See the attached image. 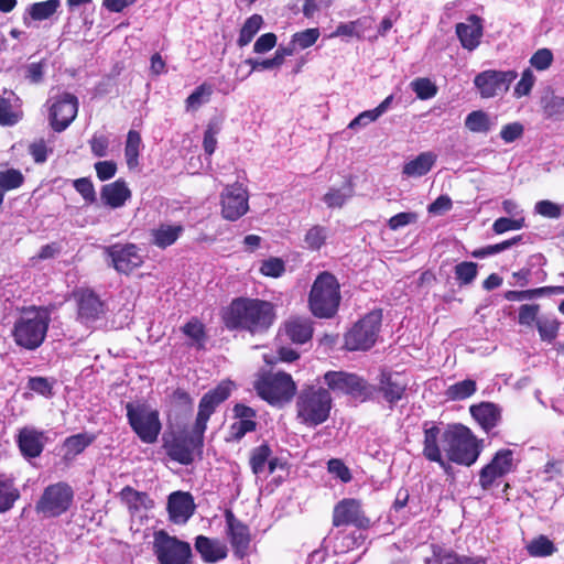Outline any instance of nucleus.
Segmentation results:
<instances>
[{
    "instance_id": "f257e3e1",
    "label": "nucleus",
    "mask_w": 564,
    "mask_h": 564,
    "mask_svg": "<svg viewBox=\"0 0 564 564\" xmlns=\"http://www.w3.org/2000/svg\"><path fill=\"white\" fill-rule=\"evenodd\" d=\"M223 318L229 329L261 334L274 322V306L259 299L238 297L227 307Z\"/></svg>"
},
{
    "instance_id": "f03ea898",
    "label": "nucleus",
    "mask_w": 564,
    "mask_h": 564,
    "mask_svg": "<svg viewBox=\"0 0 564 564\" xmlns=\"http://www.w3.org/2000/svg\"><path fill=\"white\" fill-rule=\"evenodd\" d=\"M296 417L310 427L326 422L333 406V400L328 390L316 387H304L296 399Z\"/></svg>"
},
{
    "instance_id": "7ed1b4c3",
    "label": "nucleus",
    "mask_w": 564,
    "mask_h": 564,
    "mask_svg": "<svg viewBox=\"0 0 564 564\" xmlns=\"http://www.w3.org/2000/svg\"><path fill=\"white\" fill-rule=\"evenodd\" d=\"M51 322L50 313L43 307L24 310L14 323L13 338L18 346L34 350L42 345Z\"/></svg>"
},
{
    "instance_id": "20e7f679",
    "label": "nucleus",
    "mask_w": 564,
    "mask_h": 564,
    "mask_svg": "<svg viewBox=\"0 0 564 564\" xmlns=\"http://www.w3.org/2000/svg\"><path fill=\"white\" fill-rule=\"evenodd\" d=\"M443 451L448 460L471 466L480 455V446L470 430L462 424L448 425L443 435Z\"/></svg>"
},
{
    "instance_id": "39448f33",
    "label": "nucleus",
    "mask_w": 564,
    "mask_h": 564,
    "mask_svg": "<svg viewBox=\"0 0 564 564\" xmlns=\"http://www.w3.org/2000/svg\"><path fill=\"white\" fill-rule=\"evenodd\" d=\"M340 303L337 279L329 272L321 273L314 281L310 296V308L316 317L329 318L335 315Z\"/></svg>"
},
{
    "instance_id": "423d86ee",
    "label": "nucleus",
    "mask_w": 564,
    "mask_h": 564,
    "mask_svg": "<svg viewBox=\"0 0 564 564\" xmlns=\"http://www.w3.org/2000/svg\"><path fill=\"white\" fill-rule=\"evenodd\" d=\"M257 393L271 404L289 402L296 391L295 382L285 372H267L254 382Z\"/></svg>"
},
{
    "instance_id": "0eeeda50",
    "label": "nucleus",
    "mask_w": 564,
    "mask_h": 564,
    "mask_svg": "<svg viewBox=\"0 0 564 564\" xmlns=\"http://www.w3.org/2000/svg\"><path fill=\"white\" fill-rule=\"evenodd\" d=\"M153 553L159 564H189L192 547L188 542L170 535L164 530L154 532Z\"/></svg>"
},
{
    "instance_id": "6e6552de",
    "label": "nucleus",
    "mask_w": 564,
    "mask_h": 564,
    "mask_svg": "<svg viewBox=\"0 0 564 564\" xmlns=\"http://www.w3.org/2000/svg\"><path fill=\"white\" fill-rule=\"evenodd\" d=\"M126 409L129 424L138 437L145 444L155 443L162 429L158 411L132 403H128Z\"/></svg>"
},
{
    "instance_id": "1a4fd4ad",
    "label": "nucleus",
    "mask_w": 564,
    "mask_h": 564,
    "mask_svg": "<svg viewBox=\"0 0 564 564\" xmlns=\"http://www.w3.org/2000/svg\"><path fill=\"white\" fill-rule=\"evenodd\" d=\"M74 500L73 488L64 481L47 486L35 505L39 514L55 518L65 513Z\"/></svg>"
},
{
    "instance_id": "9d476101",
    "label": "nucleus",
    "mask_w": 564,
    "mask_h": 564,
    "mask_svg": "<svg viewBox=\"0 0 564 564\" xmlns=\"http://www.w3.org/2000/svg\"><path fill=\"white\" fill-rule=\"evenodd\" d=\"M382 314L373 311L367 314L345 336V346L349 350H367L373 346L381 325Z\"/></svg>"
},
{
    "instance_id": "9b49d317",
    "label": "nucleus",
    "mask_w": 564,
    "mask_h": 564,
    "mask_svg": "<svg viewBox=\"0 0 564 564\" xmlns=\"http://www.w3.org/2000/svg\"><path fill=\"white\" fill-rule=\"evenodd\" d=\"M230 392V384L224 382L203 395L199 401L197 416L193 425L196 433L204 436L210 415L229 398Z\"/></svg>"
},
{
    "instance_id": "f8f14e48",
    "label": "nucleus",
    "mask_w": 564,
    "mask_h": 564,
    "mask_svg": "<svg viewBox=\"0 0 564 564\" xmlns=\"http://www.w3.org/2000/svg\"><path fill=\"white\" fill-rule=\"evenodd\" d=\"M513 467V452L509 448L498 451L490 463L481 468L479 485L484 490L490 489L496 480L512 471Z\"/></svg>"
},
{
    "instance_id": "ddd939ff",
    "label": "nucleus",
    "mask_w": 564,
    "mask_h": 564,
    "mask_svg": "<svg viewBox=\"0 0 564 564\" xmlns=\"http://www.w3.org/2000/svg\"><path fill=\"white\" fill-rule=\"evenodd\" d=\"M105 253L111 260L112 267L119 273L129 274L143 263L139 248L133 243H115L105 248Z\"/></svg>"
},
{
    "instance_id": "4468645a",
    "label": "nucleus",
    "mask_w": 564,
    "mask_h": 564,
    "mask_svg": "<svg viewBox=\"0 0 564 564\" xmlns=\"http://www.w3.org/2000/svg\"><path fill=\"white\" fill-rule=\"evenodd\" d=\"M203 443L204 436L192 429L188 435L175 438L172 443H166L164 447L171 459L188 465L194 460L195 452H202Z\"/></svg>"
},
{
    "instance_id": "2eb2a0df",
    "label": "nucleus",
    "mask_w": 564,
    "mask_h": 564,
    "mask_svg": "<svg viewBox=\"0 0 564 564\" xmlns=\"http://www.w3.org/2000/svg\"><path fill=\"white\" fill-rule=\"evenodd\" d=\"M77 111V98L68 93L62 94L51 106L50 118L52 128L57 132H62L76 118Z\"/></svg>"
},
{
    "instance_id": "dca6fc26",
    "label": "nucleus",
    "mask_w": 564,
    "mask_h": 564,
    "mask_svg": "<svg viewBox=\"0 0 564 564\" xmlns=\"http://www.w3.org/2000/svg\"><path fill=\"white\" fill-rule=\"evenodd\" d=\"M369 519L365 516L361 505L356 499H344L339 501L333 512V524L340 525H355L359 529L369 527Z\"/></svg>"
},
{
    "instance_id": "f3484780",
    "label": "nucleus",
    "mask_w": 564,
    "mask_h": 564,
    "mask_svg": "<svg viewBox=\"0 0 564 564\" xmlns=\"http://www.w3.org/2000/svg\"><path fill=\"white\" fill-rule=\"evenodd\" d=\"M226 534L235 555L242 558L248 554L251 535L247 524L235 517L232 511L225 512Z\"/></svg>"
},
{
    "instance_id": "a211bd4d",
    "label": "nucleus",
    "mask_w": 564,
    "mask_h": 564,
    "mask_svg": "<svg viewBox=\"0 0 564 564\" xmlns=\"http://www.w3.org/2000/svg\"><path fill=\"white\" fill-rule=\"evenodd\" d=\"M248 195L246 189L234 184L227 186L221 195V214L228 220H237L248 210Z\"/></svg>"
},
{
    "instance_id": "6ab92c4d",
    "label": "nucleus",
    "mask_w": 564,
    "mask_h": 564,
    "mask_svg": "<svg viewBox=\"0 0 564 564\" xmlns=\"http://www.w3.org/2000/svg\"><path fill=\"white\" fill-rule=\"evenodd\" d=\"M424 441H423V455L430 462L437 463L442 468L447 470L448 463L443 456V435L445 429H442L434 423L425 422L423 425Z\"/></svg>"
},
{
    "instance_id": "aec40b11",
    "label": "nucleus",
    "mask_w": 564,
    "mask_h": 564,
    "mask_svg": "<svg viewBox=\"0 0 564 564\" xmlns=\"http://www.w3.org/2000/svg\"><path fill=\"white\" fill-rule=\"evenodd\" d=\"M324 382L334 392L362 395L366 393V383L354 373L344 371H327L324 375Z\"/></svg>"
},
{
    "instance_id": "412c9836",
    "label": "nucleus",
    "mask_w": 564,
    "mask_h": 564,
    "mask_svg": "<svg viewBox=\"0 0 564 564\" xmlns=\"http://www.w3.org/2000/svg\"><path fill=\"white\" fill-rule=\"evenodd\" d=\"M78 319L89 325L105 314L104 303L91 290H79L75 294Z\"/></svg>"
},
{
    "instance_id": "4be33fe9",
    "label": "nucleus",
    "mask_w": 564,
    "mask_h": 564,
    "mask_svg": "<svg viewBox=\"0 0 564 564\" xmlns=\"http://www.w3.org/2000/svg\"><path fill=\"white\" fill-rule=\"evenodd\" d=\"M406 388L408 381L402 373L389 371L381 372L378 391L390 405L395 404L404 397Z\"/></svg>"
},
{
    "instance_id": "5701e85b",
    "label": "nucleus",
    "mask_w": 564,
    "mask_h": 564,
    "mask_svg": "<svg viewBox=\"0 0 564 564\" xmlns=\"http://www.w3.org/2000/svg\"><path fill=\"white\" fill-rule=\"evenodd\" d=\"M456 35L465 50L474 51L480 44L484 34V21L476 14H470L465 22L456 24Z\"/></svg>"
},
{
    "instance_id": "b1692460",
    "label": "nucleus",
    "mask_w": 564,
    "mask_h": 564,
    "mask_svg": "<svg viewBox=\"0 0 564 564\" xmlns=\"http://www.w3.org/2000/svg\"><path fill=\"white\" fill-rule=\"evenodd\" d=\"M167 511L170 520L175 524H184L193 516L195 503L188 492L175 491L169 496Z\"/></svg>"
},
{
    "instance_id": "393cba45",
    "label": "nucleus",
    "mask_w": 564,
    "mask_h": 564,
    "mask_svg": "<svg viewBox=\"0 0 564 564\" xmlns=\"http://www.w3.org/2000/svg\"><path fill=\"white\" fill-rule=\"evenodd\" d=\"M236 87V82L226 79L225 76L217 83H204L198 86L186 99V107L188 110H197L200 106L208 102L214 88L218 91L228 94Z\"/></svg>"
},
{
    "instance_id": "a878e982",
    "label": "nucleus",
    "mask_w": 564,
    "mask_h": 564,
    "mask_svg": "<svg viewBox=\"0 0 564 564\" xmlns=\"http://www.w3.org/2000/svg\"><path fill=\"white\" fill-rule=\"evenodd\" d=\"M17 442L23 456L35 458L43 452L46 436L43 431L24 426L19 431Z\"/></svg>"
},
{
    "instance_id": "bb28decb",
    "label": "nucleus",
    "mask_w": 564,
    "mask_h": 564,
    "mask_svg": "<svg viewBox=\"0 0 564 564\" xmlns=\"http://www.w3.org/2000/svg\"><path fill=\"white\" fill-rule=\"evenodd\" d=\"M513 73H479L475 78V85L482 98H490L500 93L507 91L511 78L507 75Z\"/></svg>"
},
{
    "instance_id": "cd10ccee",
    "label": "nucleus",
    "mask_w": 564,
    "mask_h": 564,
    "mask_svg": "<svg viewBox=\"0 0 564 564\" xmlns=\"http://www.w3.org/2000/svg\"><path fill=\"white\" fill-rule=\"evenodd\" d=\"M130 198L131 191L129 189L126 181L121 178L104 185L100 191V199L102 204L112 209L123 207Z\"/></svg>"
},
{
    "instance_id": "c85d7f7f",
    "label": "nucleus",
    "mask_w": 564,
    "mask_h": 564,
    "mask_svg": "<svg viewBox=\"0 0 564 564\" xmlns=\"http://www.w3.org/2000/svg\"><path fill=\"white\" fill-rule=\"evenodd\" d=\"M271 455L272 452L267 444H261L251 451L249 463L256 476L274 473L278 459Z\"/></svg>"
},
{
    "instance_id": "c756f323",
    "label": "nucleus",
    "mask_w": 564,
    "mask_h": 564,
    "mask_svg": "<svg viewBox=\"0 0 564 564\" xmlns=\"http://www.w3.org/2000/svg\"><path fill=\"white\" fill-rule=\"evenodd\" d=\"M183 232V225L163 223L151 229V242L160 249H165L175 243Z\"/></svg>"
},
{
    "instance_id": "7c9ffc66",
    "label": "nucleus",
    "mask_w": 564,
    "mask_h": 564,
    "mask_svg": "<svg viewBox=\"0 0 564 564\" xmlns=\"http://www.w3.org/2000/svg\"><path fill=\"white\" fill-rule=\"evenodd\" d=\"M195 549L205 562L215 563L227 556V547L218 540L198 535L195 541Z\"/></svg>"
},
{
    "instance_id": "2f4dec72",
    "label": "nucleus",
    "mask_w": 564,
    "mask_h": 564,
    "mask_svg": "<svg viewBox=\"0 0 564 564\" xmlns=\"http://www.w3.org/2000/svg\"><path fill=\"white\" fill-rule=\"evenodd\" d=\"M437 160V155L432 151L420 153L415 159L403 165L402 173L408 177H421L426 175Z\"/></svg>"
},
{
    "instance_id": "473e14b6",
    "label": "nucleus",
    "mask_w": 564,
    "mask_h": 564,
    "mask_svg": "<svg viewBox=\"0 0 564 564\" xmlns=\"http://www.w3.org/2000/svg\"><path fill=\"white\" fill-rule=\"evenodd\" d=\"M470 413L473 417L480 424V426L487 432L497 426L500 420V411L498 406L489 402L471 405Z\"/></svg>"
},
{
    "instance_id": "72a5a7b5",
    "label": "nucleus",
    "mask_w": 564,
    "mask_h": 564,
    "mask_svg": "<svg viewBox=\"0 0 564 564\" xmlns=\"http://www.w3.org/2000/svg\"><path fill=\"white\" fill-rule=\"evenodd\" d=\"M426 564H486V561L480 556H462L441 546H433V556L426 558Z\"/></svg>"
},
{
    "instance_id": "f704fd0d",
    "label": "nucleus",
    "mask_w": 564,
    "mask_h": 564,
    "mask_svg": "<svg viewBox=\"0 0 564 564\" xmlns=\"http://www.w3.org/2000/svg\"><path fill=\"white\" fill-rule=\"evenodd\" d=\"M20 497V490L14 479L4 474H0V513L11 510Z\"/></svg>"
},
{
    "instance_id": "c9c22d12",
    "label": "nucleus",
    "mask_w": 564,
    "mask_h": 564,
    "mask_svg": "<svg viewBox=\"0 0 564 564\" xmlns=\"http://www.w3.org/2000/svg\"><path fill=\"white\" fill-rule=\"evenodd\" d=\"M354 196V185L350 181L340 187H330L323 196V202L328 208H341Z\"/></svg>"
},
{
    "instance_id": "e433bc0d",
    "label": "nucleus",
    "mask_w": 564,
    "mask_h": 564,
    "mask_svg": "<svg viewBox=\"0 0 564 564\" xmlns=\"http://www.w3.org/2000/svg\"><path fill=\"white\" fill-rule=\"evenodd\" d=\"M289 338L299 344L306 343L313 334V328L307 318H292L285 324Z\"/></svg>"
},
{
    "instance_id": "4c0bfd02",
    "label": "nucleus",
    "mask_w": 564,
    "mask_h": 564,
    "mask_svg": "<svg viewBox=\"0 0 564 564\" xmlns=\"http://www.w3.org/2000/svg\"><path fill=\"white\" fill-rule=\"evenodd\" d=\"M465 128L473 133L487 134L495 126L494 120L484 110H474L469 112L464 121Z\"/></svg>"
},
{
    "instance_id": "58836bf2",
    "label": "nucleus",
    "mask_w": 564,
    "mask_h": 564,
    "mask_svg": "<svg viewBox=\"0 0 564 564\" xmlns=\"http://www.w3.org/2000/svg\"><path fill=\"white\" fill-rule=\"evenodd\" d=\"M393 96L390 95L375 109L362 111L350 121L348 128L355 130L359 127H365L370 122L376 121L379 117L387 112V110L390 108Z\"/></svg>"
},
{
    "instance_id": "ea45409f",
    "label": "nucleus",
    "mask_w": 564,
    "mask_h": 564,
    "mask_svg": "<svg viewBox=\"0 0 564 564\" xmlns=\"http://www.w3.org/2000/svg\"><path fill=\"white\" fill-rule=\"evenodd\" d=\"M95 437L87 433H79L72 435L64 441V456L66 459H72L76 455L84 452V449L94 442Z\"/></svg>"
},
{
    "instance_id": "a19ab883",
    "label": "nucleus",
    "mask_w": 564,
    "mask_h": 564,
    "mask_svg": "<svg viewBox=\"0 0 564 564\" xmlns=\"http://www.w3.org/2000/svg\"><path fill=\"white\" fill-rule=\"evenodd\" d=\"M59 7L61 0H46L30 4L26 13L34 21H44L53 17Z\"/></svg>"
},
{
    "instance_id": "79ce46f5",
    "label": "nucleus",
    "mask_w": 564,
    "mask_h": 564,
    "mask_svg": "<svg viewBox=\"0 0 564 564\" xmlns=\"http://www.w3.org/2000/svg\"><path fill=\"white\" fill-rule=\"evenodd\" d=\"M263 24V18L260 14H252L243 23L237 43L239 46L248 45L253 36L259 32Z\"/></svg>"
},
{
    "instance_id": "37998d69",
    "label": "nucleus",
    "mask_w": 564,
    "mask_h": 564,
    "mask_svg": "<svg viewBox=\"0 0 564 564\" xmlns=\"http://www.w3.org/2000/svg\"><path fill=\"white\" fill-rule=\"evenodd\" d=\"M141 148V137L139 132L130 130L127 135L124 156L129 169H134L139 164V154Z\"/></svg>"
},
{
    "instance_id": "c03bdc74",
    "label": "nucleus",
    "mask_w": 564,
    "mask_h": 564,
    "mask_svg": "<svg viewBox=\"0 0 564 564\" xmlns=\"http://www.w3.org/2000/svg\"><path fill=\"white\" fill-rule=\"evenodd\" d=\"M366 23L367 20L365 18L346 23H339L336 30L329 34V37H361L362 32L366 29Z\"/></svg>"
},
{
    "instance_id": "a18cd8bd",
    "label": "nucleus",
    "mask_w": 564,
    "mask_h": 564,
    "mask_svg": "<svg viewBox=\"0 0 564 564\" xmlns=\"http://www.w3.org/2000/svg\"><path fill=\"white\" fill-rule=\"evenodd\" d=\"M56 380L46 377H30L26 388L43 398L50 399L54 395V386Z\"/></svg>"
},
{
    "instance_id": "49530a36",
    "label": "nucleus",
    "mask_w": 564,
    "mask_h": 564,
    "mask_svg": "<svg viewBox=\"0 0 564 564\" xmlns=\"http://www.w3.org/2000/svg\"><path fill=\"white\" fill-rule=\"evenodd\" d=\"M221 131V120L214 118L209 120L204 132L203 147L207 155H212L217 148V134Z\"/></svg>"
},
{
    "instance_id": "de8ad7c7",
    "label": "nucleus",
    "mask_w": 564,
    "mask_h": 564,
    "mask_svg": "<svg viewBox=\"0 0 564 564\" xmlns=\"http://www.w3.org/2000/svg\"><path fill=\"white\" fill-rule=\"evenodd\" d=\"M476 391V382L471 379H466L449 386L446 390V395L451 400H464L469 398Z\"/></svg>"
},
{
    "instance_id": "09e8293b",
    "label": "nucleus",
    "mask_w": 564,
    "mask_h": 564,
    "mask_svg": "<svg viewBox=\"0 0 564 564\" xmlns=\"http://www.w3.org/2000/svg\"><path fill=\"white\" fill-rule=\"evenodd\" d=\"M527 550L532 556L544 557L552 555L556 547L547 536L540 535L528 544Z\"/></svg>"
},
{
    "instance_id": "8fccbe9b",
    "label": "nucleus",
    "mask_w": 564,
    "mask_h": 564,
    "mask_svg": "<svg viewBox=\"0 0 564 564\" xmlns=\"http://www.w3.org/2000/svg\"><path fill=\"white\" fill-rule=\"evenodd\" d=\"M24 182L23 174L15 169L0 171V189L9 192L19 188Z\"/></svg>"
},
{
    "instance_id": "3c124183",
    "label": "nucleus",
    "mask_w": 564,
    "mask_h": 564,
    "mask_svg": "<svg viewBox=\"0 0 564 564\" xmlns=\"http://www.w3.org/2000/svg\"><path fill=\"white\" fill-rule=\"evenodd\" d=\"M535 326L543 341L551 343L557 336L558 323L555 318L541 316Z\"/></svg>"
},
{
    "instance_id": "603ef678",
    "label": "nucleus",
    "mask_w": 564,
    "mask_h": 564,
    "mask_svg": "<svg viewBox=\"0 0 564 564\" xmlns=\"http://www.w3.org/2000/svg\"><path fill=\"white\" fill-rule=\"evenodd\" d=\"M319 30L317 28L313 29H306L302 32H297L292 36L291 44L293 45V48H300L304 50L313 44L318 40L319 37Z\"/></svg>"
},
{
    "instance_id": "864d4df0",
    "label": "nucleus",
    "mask_w": 564,
    "mask_h": 564,
    "mask_svg": "<svg viewBox=\"0 0 564 564\" xmlns=\"http://www.w3.org/2000/svg\"><path fill=\"white\" fill-rule=\"evenodd\" d=\"M543 111L547 118L564 120V97L551 96L544 99Z\"/></svg>"
},
{
    "instance_id": "5fc2aeb1",
    "label": "nucleus",
    "mask_w": 564,
    "mask_h": 564,
    "mask_svg": "<svg viewBox=\"0 0 564 564\" xmlns=\"http://www.w3.org/2000/svg\"><path fill=\"white\" fill-rule=\"evenodd\" d=\"M540 306L538 304H523L519 307L518 323L521 326L533 327L538 324Z\"/></svg>"
},
{
    "instance_id": "6e6d98bb",
    "label": "nucleus",
    "mask_w": 564,
    "mask_h": 564,
    "mask_svg": "<svg viewBox=\"0 0 564 564\" xmlns=\"http://www.w3.org/2000/svg\"><path fill=\"white\" fill-rule=\"evenodd\" d=\"M120 496L130 510H138L142 506L145 507V501L148 500L147 494L139 492L131 487H124Z\"/></svg>"
},
{
    "instance_id": "4d7b16f0",
    "label": "nucleus",
    "mask_w": 564,
    "mask_h": 564,
    "mask_svg": "<svg viewBox=\"0 0 564 564\" xmlns=\"http://www.w3.org/2000/svg\"><path fill=\"white\" fill-rule=\"evenodd\" d=\"M411 86L420 99H430L437 93L436 85L429 78H417L411 83Z\"/></svg>"
},
{
    "instance_id": "13d9d810",
    "label": "nucleus",
    "mask_w": 564,
    "mask_h": 564,
    "mask_svg": "<svg viewBox=\"0 0 564 564\" xmlns=\"http://www.w3.org/2000/svg\"><path fill=\"white\" fill-rule=\"evenodd\" d=\"M455 275L460 284H470L477 276V264L475 262H460L455 267Z\"/></svg>"
},
{
    "instance_id": "bf43d9fd",
    "label": "nucleus",
    "mask_w": 564,
    "mask_h": 564,
    "mask_svg": "<svg viewBox=\"0 0 564 564\" xmlns=\"http://www.w3.org/2000/svg\"><path fill=\"white\" fill-rule=\"evenodd\" d=\"M184 334L193 340L197 347H202L205 340L204 325L197 321L192 319L183 326Z\"/></svg>"
},
{
    "instance_id": "052dcab7",
    "label": "nucleus",
    "mask_w": 564,
    "mask_h": 564,
    "mask_svg": "<svg viewBox=\"0 0 564 564\" xmlns=\"http://www.w3.org/2000/svg\"><path fill=\"white\" fill-rule=\"evenodd\" d=\"M327 229L322 226L312 227L305 235V242L312 250H318L325 243Z\"/></svg>"
},
{
    "instance_id": "680f3d73",
    "label": "nucleus",
    "mask_w": 564,
    "mask_h": 564,
    "mask_svg": "<svg viewBox=\"0 0 564 564\" xmlns=\"http://www.w3.org/2000/svg\"><path fill=\"white\" fill-rule=\"evenodd\" d=\"M285 271L284 262L279 258H270L264 260L260 267V272L263 275L271 278H279Z\"/></svg>"
},
{
    "instance_id": "e2e57ef3",
    "label": "nucleus",
    "mask_w": 564,
    "mask_h": 564,
    "mask_svg": "<svg viewBox=\"0 0 564 564\" xmlns=\"http://www.w3.org/2000/svg\"><path fill=\"white\" fill-rule=\"evenodd\" d=\"M547 291V289H532V290H524V291H507L505 293V299L512 302H522V301H529L538 296L544 295V293Z\"/></svg>"
},
{
    "instance_id": "0e129e2a",
    "label": "nucleus",
    "mask_w": 564,
    "mask_h": 564,
    "mask_svg": "<svg viewBox=\"0 0 564 564\" xmlns=\"http://www.w3.org/2000/svg\"><path fill=\"white\" fill-rule=\"evenodd\" d=\"M524 226V219H511L507 217H501L495 220L492 225V230L500 235L509 230H519Z\"/></svg>"
},
{
    "instance_id": "69168bd1",
    "label": "nucleus",
    "mask_w": 564,
    "mask_h": 564,
    "mask_svg": "<svg viewBox=\"0 0 564 564\" xmlns=\"http://www.w3.org/2000/svg\"><path fill=\"white\" fill-rule=\"evenodd\" d=\"M552 61V52L549 48H540L532 55L530 63L538 70H544L551 66Z\"/></svg>"
},
{
    "instance_id": "338daca9",
    "label": "nucleus",
    "mask_w": 564,
    "mask_h": 564,
    "mask_svg": "<svg viewBox=\"0 0 564 564\" xmlns=\"http://www.w3.org/2000/svg\"><path fill=\"white\" fill-rule=\"evenodd\" d=\"M74 187L86 202L94 203L96 200L95 187L89 178L82 177L75 180Z\"/></svg>"
},
{
    "instance_id": "774afa93",
    "label": "nucleus",
    "mask_w": 564,
    "mask_h": 564,
    "mask_svg": "<svg viewBox=\"0 0 564 564\" xmlns=\"http://www.w3.org/2000/svg\"><path fill=\"white\" fill-rule=\"evenodd\" d=\"M48 150L46 142L43 139L36 140L29 145V153L32 155L34 162L44 163L47 160Z\"/></svg>"
}]
</instances>
